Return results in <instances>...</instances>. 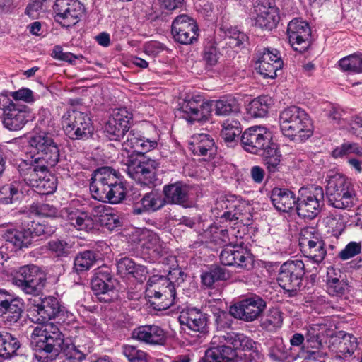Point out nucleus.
Returning a JSON list of instances; mask_svg holds the SVG:
<instances>
[{
  "label": "nucleus",
  "instance_id": "60",
  "mask_svg": "<svg viewBox=\"0 0 362 362\" xmlns=\"http://www.w3.org/2000/svg\"><path fill=\"white\" fill-rule=\"evenodd\" d=\"M47 248L52 255L57 257H66L71 252L69 244L66 241L59 239L49 241Z\"/></svg>",
  "mask_w": 362,
  "mask_h": 362
},
{
  "label": "nucleus",
  "instance_id": "61",
  "mask_svg": "<svg viewBox=\"0 0 362 362\" xmlns=\"http://www.w3.org/2000/svg\"><path fill=\"white\" fill-rule=\"evenodd\" d=\"M324 241L319 231L313 227H307L303 228L300 232L299 240L300 247L310 245L315 243Z\"/></svg>",
  "mask_w": 362,
  "mask_h": 362
},
{
  "label": "nucleus",
  "instance_id": "12",
  "mask_svg": "<svg viewBox=\"0 0 362 362\" xmlns=\"http://www.w3.org/2000/svg\"><path fill=\"white\" fill-rule=\"evenodd\" d=\"M267 307L266 301L257 295H250L230 307V313L236 319L245 322L257 320Z\"/></svg>",
  "mask_w": 362,
  "mask_h": 362
},
{
  "label": "nucleus",
  "instance_id": "16",
  "mask_svg": "<svg viewBox=\"0 0 362 362\" xmlns=\"http://www.w3.org/2000/svg\"><path fill=\"white\" fill-rule=\"evenodd\" d=\"M30 117V109L28 106L11 100L4 107L3 124L10 131H18L25 126Z\"/></svg>",
  "mask_w": 362,
  "mask_h": 362
},
{
  "label": "nucleus",
  "instance_id": "58",
  "mask_svg": "<svg viewBox=\"0 0 362 362\" xmlns=\"http://www.w3.org/2000/svg\"><path fill=\"white\" fill-rule=\"evenodd\" d=\"M242 132L240 123L238 120H226L223 124L221 136L226 142H231Z\"/></svg>",
  "mask_w": 362,
  "mask_h": 362
},
{
  "label": "nucleus",
  "instance_id": "33",
  "mask_svg": "<svg viewBox=\"0 0 362 362\" xmlns=\"http://www.w3.org/2000/svg\"><path fill=\"white\" fill-rule=\"evenodd\" d=\"M329 329L325 324H312L307 327L305 343L307 348L321 349Z\"/></svg>",
  "mask_w": 362,
  "mask_h": 362
},
{
  "label": "nucleus",
  "instance_id": "50",
  "mask_svg": "<svg viewBox=\"0 0 362 362\" xmlns=\"http://www.w3.org/2000/svg\"><path fill=\"white\" fill-rule=\"evenodd\" d=\"M228 277L227 270L219 266L212 267L209 271L201 275L202 284L207 287H211L216 281L226 280Z\"/></svg>",
  "mask_w": 362,
  "mask_h": 362
},
{
  "label": "nucleus",
  "instance_id": "26",
  "mask_svg": "<svg viewBox=\"0 0 362 362\" xmlns=\"http://www.w3.org/2000/svg\"><path fill=\"white\" fill-rule=\"evenodd\" d=\"M60 216L78 230L90 231L94 227V221L86 211L73 206L60 210Z\"/></svg>",
  "mask_w": 362,
  "mask_h": 362
},
{
  "label": "nucleus",
  "instance_id": "6",
  "mask_svg": "<svg viewBox=\"0 0 362 362\" xmlns=\"http://www.w3.org/2000/svg\"><path fill=\"white\" fill-rule=\"evenodd\" d=\"M62 125L65 134L71 139H88L93 133L90 118L83 112L71 109L62 117Z\"/></svg>",
  "mask_w": 362,
  "mask_h": 362
},
{
  "label": "nucleus",
  "instance_id": "21",
  "mask_svg": "<svg viewBox=\"0 0 362 362\" xmlns=\"http://www.w3.org/2000/svg\"><path fill=\"white\" fill-rule=\"evenodd\" d=\"M134 235L136 237L137 243L144 252L154 257H160L166 252L165 243L154 231L145 228L136 230Z\"/></svg>",
  "mask_w": 362,
  "mask_h": 362
},
{
  "label": "nucleus",
  "instance_id": "36",
  "mask_svg": "<svg viewBox=\"0 0 362 362\" xmlns=\"http://www.w3.org/2000/svg\"><path fill=\"white\" fill-rule=\"evenodd\" d=\"M329 204L339 209H349L358 202L356 192L354 186L339 192L337 194L329 197Z\"/></svg>",
  "mask_w": 362,
  "mask_h": 362
},
{
  "label": "nucleus",
  "instance_id": "20",
  "mask_svg": "<svg viewBox=\"0 0 362 362\" xmlns=\"http://www.w3.org/2000/svg\"><path fill=\"white\" fill-rule=\"evenodd\" d=\"M181 325L201 334L208 332V315L202 310L194 307H187L183 309L179 316Z\"/></svg>",
  "mask_w": 362,
  "mask_h": 362
},
{
  "label": "nucleus",
  "instance_id": "47",
  "mask_svg": "<svg viewBox=\"0 0 362 362\" xmlns=\"http://www.w3.org/2000/svg\"><path fill=\"white\" fill-rule=\"evenodd\" d=\"M60 353L64 362H82L86 358V354L70 339H66Z\"/></svg>",
  "mask_w": 362,
  "mask_h": 362
},
{
  "label": "nucleus",
  "instance_id": "2",
  "mask_svg": "<svg viewBox=\"0 0 362 362\" xmlns=\"http://www.w3.org/2000/svg\"><path fill=\"white\" fill-rule=\"evenodd\" d=\"M90 191L95 199L117 204L124 199L126 188L119 173L107 166L97 169L91 178Z\"/></svg>",
  "mask_w": 362,
  "mask_h": 362
},
{
  "label": "nucleus",
  "instance_id": "22",
  "mask_svg": "<svg viewBox=\"0 0 362 362\" xmlns=\"http://www.w3.org/2000/svg\"><path fill=\"white\" fill-rule=\"evenodd\" d=\"M30 310L35 317L33 320L38 324H45L58 315L60 312V305L57 298L48 296L41 299L40 303H34Z\"/></svg>",
  "mask_w": 362,
  "mask_h": 362
},
{
  "label": "nucleus",
  "instance_id": "35",
  "mask_svg": "<svg viewBox=\"0 0 362 362\" xmlns=\"http://www.w3.org/2000/svg\"><path fill=\"white\" fill-rule=\"evenodd\" d=\"M165 200L157 192L146 193L134 206V214H141L145 211H156L161 209L165 204Z\"/></svg>",
  "mask_w": 362,
  "mask_h": 362
},
{
  "label": "nucleus",
  "instance_id": "63",
  "mask_svg": "<svg viewBox=\"0 0 362 362\" xmlns=\"http://www.w3.org/2000/svg\"><path fill=\"white\" fill-rule=\"evenodd\" d=\"M333 156L341 157L344 155L353 153L362 159V147L357 144H344L333 151Z\"/></svg>",
  "mask_w": 362,
  "mask_h": 362
},
{
  "label": "nucleus",
  "instance_id": "15",
  "mask_svg": "<svg viewBox=\"0 0 362 362\" xmlns=\"http://www.w3.org/2000/svg\"><path fill=\"white\" fill-rule=\"evenodd\" d=\"M180 111L183 112V117L189 122L206 121L212 110V104L205 101L198 95H187L180 104Z\"/></svg>",
  "mask_w": 362,
  "mask_h": 362
},
{
  "label": "nucleus",
  "instance_id": "38",
  "mask_svg": "<svg viewBox=\"0 0 362 362\" xmlns=\"http://www.w3.org/2000/svg\"><path fill=\"white\" fill-rule=\"evenodd\" d=\"M31 344L36 347V350L39 352H45L50 354L52 356H57L60 352L65 341H59L57 342L53 337H34L31 336Z\"/></svg>",
  "mask_w": 362,
  "mask_h": 362
},
{
  "label": "nucleus",
  "instance_id": "23",
  "mask_svg": "<svg viewBox=\"0 0 362 362\" xmlns=\"http://www.w3.org/2000/svg\"><path fill=\"white\" fill-rule=\"evenodd\" d=\"M49 167L45 161L33 158L30 162L22 161L18 165V172L24 182L35 188V185Z\"/></svg>",
  "mask_w": 362,
  "mask_h": 362
},
{
  "label": "nucleus",
  "instance_id": "14",
  "mask_svg": "<svg viewBox=\"0 0 362 362\" xmlns=\"http://www.w3.org/2000/svg\"><path fill=\"white\" fill-rule=\"evenodd\" d=\"M54 19L64 27L75 25L83 16L85 8L78 0H56L53 6Z\"/></svg>",
  "mask_w": 362,
  "mask_h": 362
},
{
  "label": "nucleus",
  "instance_id": "52",
  "mask_svg": "<svg viewBox=\"0 0 362 362\" xmlns=\"http://www.w3.org/2000/svg\"><path fill=\"white\" fill-rule=\"evenodd\" d=\"M221 30L228 38V44L231 47H240L248 39L246 34L239 30L237 27L224 26Z\"/></svg>",
  "mask_w": 362,
  "mask_h": 362
},
{
  "label": "nucleus",
  "instance_id": "44",
  "mask_svg": "<svg viewBox=\"0 0 362 362\" xmlns=\"http://www.w3.org/2000/svg\"><path fill=\"white\" fill-rule=\"evenodd\" d=\"M18 340L8 332H0V356L9 358L19 349Z\"/></svg>",
  "mask_w": 362,
  "mask_h": 362
},
{
  "label": "nucleus",
  "instance_id": "18",
  "mask_svg": "<svg viewBox=\"0 0 362 362\" xmlns=\"http://www.w3.org/2000/svg\"><path fill=\"white\" fill-rule=\"evenodd\" d=\"M171 32L174 40L183 45L193 43L198 37V27L195 21L187 15L175 18Z\"/></svg>",
  "mask_w": 362,
  "mask_h": 362
},
{
  "label": "nucleus",
  "instance_id": "39",
  "mask_svg": "<svg viewBox=\"0 0 362 362\" xmlns=\"http://www.w3.org/2000/svg\"><path fill=\"white\" fill-rule=\"evenodd\" d=\"M90 284L93 293L100 301L110 303L117 298V293L113 284L98 279H93Z\"/></svg>",
  "mask_w": 362,
  "mask_h": 362
},
{
  "label": "nucleus",
  "instance_id": "5",
  "mask_svg": "<svg viewBox=\"0 0 362 362\" xmlns=\"http://www.w3.org/2000/svg\"><path fill=\"white\" fill-rule=\"evenodd\" d=\"M305 274V264L302 260H289L280 267L277 281L288 296L293 297L301 289Z\"/></svg>",
  "mask_w": 362,
  "mask_h": 362
},
{
  "label": "nucleus",
  "instance_id": "10",
  "mask_svg": "<svg viewBox=\"0 0 362 362\" xmlns=\"http://www.w3.org/2000/svg\"><path fill=\"white\" fill-rule=\"evenodd\" d=\"M29 144L37 151L34 158L44 160L50 166L59 162V150L48 130H35L30 136Z\"/></svg>",
  "mask_w": 362,
  "mask_h": 362
},
{
  "label": "nucleus",
  "instance_id": "46",
  "mask_svg": "<svg viewBox=\"0 0 362 362\" xmlns=\"http://www.w3.org/2000/svg\"><path fill=\"white\" fill-rule=\"evenodd\" d=\"M300 250L305 257L313 260L316 264L321 263L327 255L324 241L305 245V246L300 247Z\"/></svg>",
  "mask_w": 362,
  "mask_h": 362
},
{
  "label": "nucleus",
  "instance_id": "24",
  "mask_svg": "<svg viewBox=\"0 0 362 362\" xmlns=\"http://www.w3.org/2000/svg\"><path fill=\"white\" fill-rule=\"evenodd\" d=\"M220 261L223 265L234 266L244 269H249L252 266L250 255L238 245L224 248L220 254Z\"/></svg>",
  "mask_w": 362,
  "mask_h": 362
},
{
  "label": "nucleus",
  "instance_id": "9",
  "mask_svg": "<svg viewBox=\"0 0 362 362\" xmlns=\"http://www.w3.org/2000/svg\"><path fill=\"white\" fill-rule=\"evenodd\" d=\"M226 341L235 349H250L252 340L243 333L229 332L215 335L211 341V347L205 351L204 362H223L220 344Z\"/></svg>",
  "mask_w": 362,
  "mask_h": 362
},
{
  "label": "nucleus",
  "instance_id": "42",
  "mask_svg": "<svg viewBox=\"0 0 362 362\" xmlns=\"http://www.w3.org/2000/svg\"><path fill=\"white\" fill-rule=\"evenodd\" d=\"M214 107L216 115H228L239 111L240 105L238 100L233 96H226L216 101H210Z\"/></svg>",
  "mask_w": 362,
  "mask_h": 362
},
{
  "label": "nucleus",
  "instance_id": "7",
  "mask_svg": "<svg viewBox=\"0 0 362 362\" xmlns=\"http://www.w3.org/2000/svg\"><path fill=\"white\" fill-rule=\"evenodd\" d=\"M11 282L26 294L38 295L45 286L46 279L39 267L27 264L19 267Z\"/></svg>",
  "mask_w": 362,
  "mask_h": 362
},
{
  "label": "nucleus",
  "instance_id": "29",
  "mask_svg": "<svg viewBox=\"0 0 362 362\" xmlns=\"http://www.w3.org/2000/svg\"><path fill=\"white\" fill-rule=\"evenodd\" d=\"M189 148L194 155L211 158L216 154V146L213 138L206 134L193 135L189 142Z\"/></svg>",
  "mask_w": 362,
  "mask_h": 362
},
{
  "label": "nucleus",
  "instance_id": "11",
  "mask_svg": "<svg viewBox=\"0 0 362 362\" xmlns=\"http://www.w3.org/2000/svg\"><path fill=\"white\" fill-rule=\"evenodd\" d=\"M240 141L246 151L257 155L262 154L274 143L271 132L262 126L247 128L243 132Z\"/></svg>",
  "mask_w": 362,
  "mask_h": 362
},
{
  "label": "nucleus",
  "instance_id": "62",
  "mask_svg": "<svg viewBox=\"0 0 362 362\" xmlns=\"http://www.w3.org/2000/svg\"><path fill=\"white\" fill-rule=\"evenodd\" d=\"M99 221L102 226L110 231L118 230L122 226L119 217L115 214L107 213L101 214Z\"/></svg>",
  "mask_w": 362,
  "mask_h": 362
},
{
  "label": "nucleus",
  "instance_id": "31",
  "mask_svg": "<svg viewBox=\"0 0 362 362\" xmlns=\"http://www.w3.org/2000/svg\"><path fill=\"white\" fill-rule=\"evenodd\" d=\"M163 191L168 203L187 206L189 187L187 185L182 182H176L165 185Z\"/></svg>",
  "mask_w": 362,
  "mask_h": 362
},
{
  "label": "nucleus",
  "instance_id": "64",
  "mask_svg": "<svg viewBox=\"0 0 362 362\" xmlns=\"http://www.w3.org/2000/svg\"><path fill=\"white\" fill-rule=\"evenodd\" d=\"M117 273L122 276L132 275L135 269L136 263L128 257H121L117 259Z\"/></svg>",
  "mask_w": 362,
  "mask_h": 362
},
{
  "label": "nucleus",
  "instance_id": "8",
  "mask_svg": "<svg viewBox=\"0 0 362 362\" xmlns=\"http://www.w3.org/2000/svg\"><path fill=\"white\" fill-rule=\"evenodd\" d=\"M226 341L235 349H250L252 340L243 333L229 332L215 335L211 341V347L205 351L204 362H223L220 344Z\"/></svg>",
  "mask_w": 362,
  "mask_h": 362
},
{
  "label": "nucleus",
  "instance_id": "17",
  "mask_svg": "<svg viewBox=\"0 0 362 362\" xmlns=\"http://www.w3.org/2000/svg\"><path fill=\"white\" fill-rule=\"evenodd\" d=\"M289 43L294 50L303 53L310 46L311 30L303 21L295 18L287 27Z\"/></svg>",
  "mask_w": 362,
  "mask_h": 362
},
{
  "label": "nucleus",
  "instance_id": "3",
  "mask_svg": "<svg viewBox=\"0 0 362 362\" xmlns=\"http://www.w3.org/2000/svg\"><path fill=\"white\" fill-rule=\"evenodd\" d=\"M279 123L283 135L292 141H302L313 135V127L309 115L298 106L292 105L281 111Z\"/></svg>",
  "mask_w": 362,
  "mask_h": 362
},
{
  "label": "nucleus",
  "instance_id": "25",
  "mask_svg": "<svg viewBox=\"0 0 362 362\" xmlns=\"http://www.w3.org/2000/svg\"><path fill=\"white\" fill-rule=\"evenodd\" d=\"M132 337L146 344L162 345L166 340V334L158 325H144L134 329L132 332Z\"/></svg>",
  "mask_w": 362,
  "mask_h": 362
},
{
  "label": "nucleus",
  "instance_id": "45",
  "mask_svg": "<svg viewBox=\"0 0 362 362\" xmlns=\"http://www.w3.org/2000/svg\"><path fill=\"white\" fill-rule=\"evenodd\" d=\"M260 155L263 157L264 164L269 173H274L279 170L281 155L275 143L266 148L264 152Z\"/></svg>",
  "mask_w": 362,
  "mask_h": 362
},
{
  "label": "nucleus",
  "instance_id": "56",
  "mask_svg": "<svg viewBox=\"0 0 362 362\" xmlns=\"http://www.w3.org/2000/svg\"><path fill=\"white\" fill-rule=\"evenodd\" d=\"M267 97H259L252 100L248 105L247 110L253 117H264L268 112V101Z\"/></svg>",
  "mask_w": 362,
  "mask_h": 362
},
{
  "label": "nucleus",
  "instance_id": "37",
  "mask_svg": "<svg viewBox=\"0 0 362 362\" xmlns=\"http://www.w3.org/2000/svg\"><path fill=\"white\" fill-rule=\"evenodd\" d=\"M216 207L217 209H226L220 216L221 218L226 221H233L238 220L242 214L241 206L239 204V202L233 197L221 198L216 202Z\"/></svg>",
  "mask_w": 362,
  "mask_h": 362
},
{
  "label": "nucleus",
  "instance_id": "41",
  "mask_svg": "<svg viewBox=\"0 0 362 362\" xmlns=\"http://www.w3.org/2000/svg\"><path fill=\"white\" fill-rule=\"evenodd\" d=\"M23 194V185L14 181L0 187V204H10L18 201Z\"/></svg>",
  "mask_w": 362,
  "mask_h": 362
},
{
  "label": "nucleus",
  "instance_id": "55",
  "mask_svg": "<svg viewBox=\"0 0 362 362\" xmlns=\"http://www.w3.org/2000/svg\"><path fill=\"white\" fill-rule=\"evenodd\" d=\"M183 281V272L180 269H174L169 272L168 278L158 275L151 276L148 280L147 284L150 286H153V285L157 284L162 286L169 285L170 282H177V284H180V283Z\"/></svg>",
  "mask_w": 362,
  "mask_h": 362
},
{
  "label": "nucleus",
  "instance_id": "43",
  "mask_svg": "<svg viewBox=\"0 0 362 362\" xmlns=\"http://www.w3.org/2000/svg\"><path fill=\"white\" fill-rule=\"evenodd\" d=\"M23 303L18 298L0 310L3 320L9 325L18 321L23 313Z\"/></svg>",
  "mask_w": 362,
  "mask_h": 362
},
{
  "label": "nucleus",
  "instance_id": "51",
  "mask_svg": "<svg viewBox=\"0 0 362 362\" xmlns=\"http://www.w3.org/2000/svg\"><path fill=\"white\" fill-rule=\"evenodd\" d=\"M283 323L282 313L277 308L269 310L265 318L261 322V327L269 332H274L280 328Z\"/></svg>",
  "mask_w": 362,
  "mask_h": 362
},
{
  "label": "nucleus",
  "instance_id": "54",
  "mask_svg": "<svg viewBox=\"0 0 362 362\" xmlns=\"http://www.w3.org/2000/svg\"><path fill=\"white\" fill-rule=\"evenodd\" d=\"M123 355L129 362H151V356L138 347L125 344L122 347Z\"/></svg>",
  "mask_w": 362,
  "mask_h": 362
},
{
  "label": "nucleus",
  "instance_id": "1",
  "mask_svg": "<svg viewBox=\"0 0 362 362\" xmlns=\"http://www.w3.org/2000/svg\"><path fill=\"white\" fill-rule=\"evenodd\" d=\"M132 114L125 107L115 109L105 125L110 140L122 141V149L132 155H144L158 148L159 136L151 138L141 135L134 129L129 131Z\"/></svg>",
  "mask_w": 362,
  "mask_h": 362
},
{
  "label": "nucleus",
  "instance_id": "59",
  "mask_svg": "<svg viewBox=\"0 0 362 362\" xmlns=\"http://www.w3.org/2000/svg\"><path fill=\"white\" fill-rule=\"evenodd\" d=\"M284 65L282 60H278L272 63L256 62V69L264 78H275L277 76V71L280 70Z\"/></svg>",
  "mask_w": 362,
  "mask_h": 362
},
{
  "label": "nucleus",
  "instance_id": "27",
  "mask_svg": "<svg viewBox=\"0 0 362 362\" xmlns=\"http://www.w3.org/2000/svg\"><path fill=\"white\" fill-rule=\"evenodd\" d=\"M356 348V338L350 334L340 331L332 337L330 349L335 351L339 358L351 356Z\"/></svg>",
  "mask_w": 362,
  "mask_h": 362
},
{
  "label": "nucleus",
  "instance_id": "19",
  "mask_svg": "<svg viewBox=\"0 0 362 362\" xmlns=\"http://www.w3.org/2000/svg\"><path fill=\"white\" fill-rule=\"evenodd\" d=\"M255 11L257 13L256 26L271 30L277 25L280 19L279 10L273 0H258Z\"/></svg>",
  "mask_w": 362,
  "mask_h": 362
},
{
  "label": "nucleus",
  "instance_id": "57",
  "mask_svg": "<svg viewBox=\"0 0 362 362\" xmlns=\"http://www.w3.org/2000/svg\"><path fill=\"white\" fill-rule=\"evenodd\" d=\"M95 255L93 251L86 250L79 253L74 259V268L77 272L88 270L95 262Z\"/></svg>",
  "mask_w": 362,
  "mask_h": 362
},
{
  "label": "nucleus",
  "instance_id": "49",
  "mask_svg": "<svg viewBox=\"0 0 362 362\" xmlns=\"http://www.w3.org/2000/svg\"><path fill=\"white\" fill-rule=\"evenodd\" d=\"M40 325H38L33 329L31 336L44 337V335H46V337H53L57 340V342H59V341H66V339L64 338L63 334L60 332L59 327L54 324L46 322L45 324Z\"/></svg>",
  "mask_w": 362,
  "mask_h": 362
},
{
  "label": "nucleus",
  "instance_id": "48",
  "mask_svg": "<svg viewBox=\"0 0 362 362\" xmlns=\"http://www.w3.org/2000/svg\"><path fill=\"white\" fill-rule=\"evenodd\" d=\"M339 66L344 71L354 74L362 73V53H354L341 59Z\"/></svg>",
  "mask_w": 362,
  "mask_h": 362
},
{
  "label": "nucleus",
  "instance_id": "34",
  "mask_svg": "<svg viewBox=\"0 0 362 362\" xmlns=\"http://www.w3.org/2000/svg\"><path fill=\"white\" fill-rule=\"evenodd\" d=\"M4 238L17 250L28 248L32 244L30 232L25 228H10L5 230Z\"/></svg>",
  "mask_w": 362,
  "mask_h": 362
},
{
  "label": "nucleus",
  "instance_id": "28",
  "mask_svg": "<svg viewBox=\"0 0 362 362\" xmlns=\"http://www.w3.org/2000/svg\"><path fill=\"white\" fill-rule=\"evenodd\" d=\"M271 201L274 206L279 211L289 212L296 210L297 198L291 190L286 188L275 187L271 192Z\"/></svg>",
  "mask_w": 362,
  "mask_h": 362
},
{
  "label": "nucleus",
  "instance_id": "40",
  "mask_svg": "<svg viewBox=\"0 0 362 362\" xmlns=\"http://www.w3.org/2000/svg\"><path fill=\"white\" fill-rule=\"evenodd\" d=\"M327 178L326 186L327 198L354 186L350 179L340 173L329 174Z\"/></svg>",
  "mask_w": 362,
  "mask_h": 362
},
{
  "label": "nucleus",
  "instance_id": "4",
  "mask_svg": "<svg viewBox=\"0 0 362 362\" xmlns=\"http://www.w3.org/2000/svg\"><path fill=\"white\" fill-rule=\"evenodd\" d=\"M324 200L322 187L314 185L303 187L298 191L296 212L300 217L313 219L320 214Z\"/></svg>",
  "mask_w": 362,
  "mask_h": 362
},
{
  "label": "nucleus",
  "instance_id": "13",
  "mask_svg": "<svg viewBox=\"0 0 362 362\" xmlns=\"http://www.w3.org/2000/svg\"><path fill=\"white\" fill-rule=\"evenodd\" d=\"M127 157L126 170L129 177L141 185L153 183L156 180V171L160 167L158 160L148 158L134 161L131 159L132 155H127Z\"/></svg>",
  "mask_w": 362,
  "mask_h": 362
},
{
  "label": "nucleus",
  "instance_id": "53",
  "mask_svg": "<svg viewBox=\"0 0 362 362\" xmlns=\"http://www.w3.org/2000/svg\"><path fill=\"white\" fill-rule=\"evenodd\" d=\"M35 190L40 194H51L55 192L57 189V180L54 176L52 175L47 169L46 173H43L42 177L35 185Z\"/></svg>",
  "mask_w": 362,
  "mask_h": 362
},
{
  "label": "nucleus",
  "instance_id": "30",
  "mask_svg": "<svg viewBox=\"0 0 362 362\" xmlns=\"http://www.w3.org/2000/svg\"><path fill=\"white\" fill-rule=\"evenodd\" d=\"M176 282H170L169 285L163 286V291L147 290V296L149 298L154 297L157 301L151 302L154 305V308L158 310H163L169 308L174 304L175 300V284Z\"/></svg>",
  "mask_w": 362,
  "mask_h": 362
},
{
  "label": "nucleus",
  "instance_id": "32",
  "mask_svg": "<svg viewBox=\"0 0 362 362\" xmlns=\"http://www.w3.org/2000/svg\"><path fill=\"white\" fill-rule=\"evenodd\" d=\"M326 284L327 293L332 296H342L348 288L340 269L332 267L327 268Z\"/></svg>",
  "mask_w": 362,
  "mask_h": 362
}]
</instances>
